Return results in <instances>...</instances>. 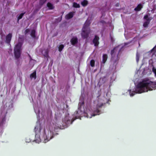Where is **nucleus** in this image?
I'll return each instance as SVG.
<instances>
[{
	"mask_svg": "<svg viewBox=\"0 0 156 156\" xmlns=\"http://www.w3.org/2000/svg\"><path fill=\"white\" fill-rule=\"evenodd\" d=\"M155 86V83L153 82L143 80L137 84L135 91H133L131 93L130 92V96H133L136 93L140 94L147 92L148 90H152Z\"/></svg>",
	"mask_w": 156,
	"mask_h": 156,
	"instance_id": "obj_1",
	"label": "nucleus"
},
{
	"mask_svg": "<svg viewBox=\"0 0 156 156\" xmlns=\"http://www.w3.org/2000/svg\"><path fill=\"white\" fill-rule=\"evenodd\" d=\"M120 51V49L118 50L117 46L113 48L111 51V60L112 62L113 65L115 66L117 64L119 60V55Z\"/></svg>",
	"mask_w": 156,
	"mask_h": 156,
	"instance_id": "obj_2",
	"label": "nucleus"
},
{
	"mask_svg": "<svg viewBox=\"0 0 156 156\" xmlns=\"http://www.w3.org/2000/svg\"><path fill=\"white\" fill-rule=\"evenodd\" d=\"M53 137V129L51 126H49L48 129L47 128L46 129H44V133L42 140H43V139H44V142L46 143L52 139Z\"/></svg>",
	"mask_w": 156,
	"mask_h": 156,
	"instance_id": "obj_3",
	"label": "nucleus"
},
{
	"mask_svg": "<svg viewBox=\"0 0 156 156\" xmlns=\"http://www.w3.org/2000/svg\"><path fill=\"white\" fill-rule=\"evenodd\" d=\"M89 25L90 23H88L86 21L83 27L81 35L82 38L84 39L87 38L90 33V29L89 28Z\"/></svg>",
	"mask_w": 156,
	"mask_h": 156,
	"instance_id": "obj_4",
	"label": "nucleus"
},
{
	"mask_svg": "<svg viewBox=\"0 0 156 156\" xmlns=\"http://www.w3.org/2000/svg\"><path fill=\"white\" fill-rule=\"evenodd\" d=\"M22 44L21 43H18L15 46L14 53L16 58H19L20 56L21 49Z\"/></svg>",
	"mask_w": 156,
	"mask_h": 156,
	"instance_id": "obj_5",
	"label": "nucleus"
},
{
	"mask_svg": "<svg viewBox=\"0 0 156 156\" xmlns=\"http://www.w3.org/2000/svg\"><path fill=\"white\" fill-rule=\"evenodd\" d=\"M99 37L97 35H95L94 39L93 40V42L95 46H98L99 43Z\"/></svg>",
	"mask_w": 156,
	"mask_h": 156,
	"instance_id": "obj_6",
	"label": "nucleus"
},
{
	"mask_svg": "<svg viewBox=\"0 0 156 156\" xmlns=\"http://www.w3.org/2000/svg\"><path fill=\"white\" fill-rule=\"evenodd\" d=\"M12 37V35L11 33H9L6 36L5 38V42L6 43L8 44H10Z\"/></svg>",
	"mask_w": 156,
	"mask_h": 156,
	"instance_id": "obj_7",
	"label": "nucleus"
},
{
	"mask_svg": "<svg viewBox=\"0 0 156 156\" xmlns=\"http://www.w3.org/2000/svg\"><path fill=\"white\" fill-rule=\"evenodd\" d=\"M74 12H71L67 14L65 16V18L66 19L68 20L72 18L74 15Z\"/></svg>",
	"mask_w": 156,
	"mask_h": 156,
	"instance_id": "obj_8",
	"label": "nucleus"
},
{
	"mask_svg": "<svg viewBox=\"0 0 156 156\" xmlns=\"http://www.w3.org/2000/svg\"><path fill=\"white\" fill-rule=\"evenodd\" d=\"M71 44L73 45H75L78 42V39L76 37H73L70 40Z\"/></svg>",
	"mask_w": 156,
	"mask_h": 156,
	"instance_id": "obj_9",
	"label": "nucleus"
},
{
	"mask_svg": "<svg viewBox=\"0 0 156 156\" xmlns=\"http://www.w3.org/2000/svg\"><path fill=\"white\" fill-rule=\"evenodd\" d=\"M143 6L142 4H140L138 5L134 9V10L136 11H139L142 8Z\"/></svg>",
	"mask_w": 156,
	"mask_h": 156,
	"instance_id": "obj_10",
	"label": "nucleus"
},
{
	"mask_svg": "<svg viewBox=\"0 0 156 156\" xmlns=\"http://www.w3.org/2000/svg\"><path fill=\"white\" fill-rule=\"evenodd\" d=\"M47 6L49 9L50 10L53 9H54V7L53 5L50 2H48L47 4Z\"/></svg>",
	"mask_w": 156,
	"mask_h": 156,
	"instance_id": "obj_11",
	"label": "nucleus"
},
{
	"mask_svg": "<svg viewBox=\"0 0 156 156\" xmlns=\"http://www.w3.org/2000/svg\"><path fill=\"white\" fill-rule=\"evenodd\" d=\"M108 56L107 54H104L103 55L102 62L105 63L107 60Z\"/></svg>",
	"mask_w": 156,
	"mask_h": 156,
	"instance_id": "obj_12",
	"label": "nucleus"
},
{
	"mask_svg": "<svg viewBox=\"0 0 156 156\" xmlns=\"http://www.w3.org/2000/svg\"><path fill=\"white\" fill-rule=\"evenodd\" d=\"M35 33V30H32L31 32L30 35L34 39L36 38Z\"/></svg>",
	"mask_w": 156,
	"mask_h": 156,
	"instance_id": "obj_13",
	"label": "nucleus"
},
{
	"mask_svg": "<svg viewBox=\"0 0 156 156\" xmlns=\"http://www.w3.org/2000/svg\"><path fill=\"white\" fill-rule=\"evenodd\" d=\"M38 126H36L34 128V131L35 132L36 134L37 133H38L40 132V131L41 130L40 127L39 129L38 130Z\"/></svg>",
	"mask_w": 156,
	"mask_h": 156,
	"instance_id": "obj_14",
	"label": "nucleus"
},
{
	"mask_svg": "<svg viewBox=\"0 0 156 156\" xmlns=\"http://www.w3.org/2000/svg\"><path fill=\"white\" fill-rule=\"evenodd\" d=\"M30 76L31 78H34V79H36V71H35L31 73L30 74Z\"/></svg>",
	"mask_w": 156,
	"mask_h": 156,
	"instance_id": "obj_15",
	"label": "nucleus"
},
{
	"mask_svg": "<svg viewBox=\"0 0 156 156\" xmlns=\"http://www.w3.org/2000/svg\"><path fill=\"white\" fill-rule=\"evenodd\" d=\"M88 4V1L86 0H84L81 3V4L83 6H86Z\"/></svg>",
	"mask_w": 156,
	"mask_h": 156,
	"instance_id": "obj_16",
	"label": "nucleus"
},
{
	"mask_svg": "<svg viewBox=\"0 0 156 156\" xmlns=\"http://www.w3.org/2000/svg\"><path fill=\"white\" fill-rule=\"evenodd\" d=\"M47 0H39V4L41 5H42L46 2Z\"/></svg>",
	"mask_w": 156,
	"mask_h": 156,
	"instance_id": "obj_17",
	"label": "nucleus"
},
{
	"mask_svg": "<svg viewBox=\"0 0 156 156\" xmlns=\"http://www.w3.org/2000/svg\"><path fill=\"white\" fill-rule=\"evenodd\" d=\"M25 12H24V13H21L19 16H18L17 18V20L18 21H19L21 19L24 14L25 13Z\"/></svg>",
	"mask_w": 156,
	"mask_h": 156,
	"instance_id": "obj_18",
	"label": "nucleus"
},
{
	"mask_svg": "<svg viewBox=\"0 0 156 156\" xmlns=\"http://www.w3.org/2000/svg\"><path fill=\"white\" fill-rule=\"evenodd\" d=\"M150 21H146L144 22L143 24V26L144 27H148V24H149Z\"/></svg>",
	"mask_w": 156,
	"mask_h": 156,
	"instance_id": "obj_19",
	"label": "nucleus"
},
{
	"mask_svg": "<svg viewBox=\"0 0 156 156\" xmlns=\"http://www.w3.org/2000/svg\"><path fill=\"white\" fill-rule=\"evenodd\" d=\"M73 7L76 8H78L80 7V5L75 2L73 3Z\"/></svg>",
	"mask_w": 156,
	"mask_h": 156,
	"instance_id": "obj_20",
	"label": "nucleus"
},
{
	"mask_svg": "<svg viewBox=\"0 0 156 156\" xmlns=\"http://www.w3.org/2000/svg\"><path fill=\"white\" fill-rule=\"evenodd\" d=\"M64 46L63 44H60L58 47V51L61 52L64 48Z\"/></svg>",
	"mask_w": 156,
	"mask_h": 156,
	"instance_id": "obj_21",
	"label": "nucleus"
},
{
	"mask_svg": "<svg viewBox=\"0 0 156 156\" xmlns=\"http://www.w3.org/2000/svg\"><path fill=\"white\" fill-rule=\"evenodd\" d=\"M90 65L91 66L93 67L95 65V61L94 60H91L90 61Z\"/></svg>",
	"mask_w": 156,
	"mask_h": 156,
	"instance_id": "obj_22",
	"label": "nucleus"
},
{
	"mask_svg": "<svg viewBox=\"0 0 156 156\" xmlns=\"http://www.w3.org/2000/svg\"><path fill=\"white\" fill-rule=\"evenodd\" d=\"M144 18L147 21H150L151 19L148 18V16L147 15H145L144 17Z\"/></svg>",
	"mask_w": 156,
	"mask_h": 156,
	"instance_id": "obj_23",
	"label": "nucleus"
},
{
	"mask_svg": "<svg viewBox=\"0 0 156 156\" xmlns=\"http://www.w3.org/2000/svg\"><path fill=\"white\" fill-rule=\"evenodd\" d=\"M30 30L29 29H27L25 30L24 32V34H26L27 33H29L30 32Z\"/></svg>",
	"mask_w": 156,
	"mask_h": 156,
	"instance_id": "obj_24",
	"label": "nucleus"
},
{
	"mask_svg": "<svg viewBox=\"0 0 156 156\" xmlns=\"http://www.w3.org/2000/svg\"><path fill=\"white\" fill-rule=\"evenodd\" d=\"M110 38L112 42H113L115 41V40L114 38L111 36V34L110 35Z\"/></svg>",
	"mask_w": 156,
	"mask_h": 156,
	"instance_id": "obj_25",
	"label": "nucleus"
},
{
	"mask_svg": "<svg viewBox=\"0 0 156 156\" xmlns=\"http://www.w3.org/2000/svg\"><path fill=\"white\" fill-rule=\"evenodd\" d=\"M101 95V91H98V96H97V98H99L100 96Z\"/></svg>",
	"mask_w": 156,
	"mask_h": 156,
	"instance_id": "obj_26",
	"label": "nucleus"
},
{
	"mask_svg": "<svg viewBox=\"0 0 156 156\" xmlns=\"http://www.w3.org/2000/svg\"><path fill=\"white\" fill-rule=\"evenodd\" d=\"M95 115H95V114H93V115H91L90 116H88V114H87V115H86V116H87L88 118H91V117H92V116H95Z\"/></svg>",
	"mask_w": 156,
	"mask_h": 156,
	"instance_id": "obj_27",
	"label": "nucleus"
},
{
	"mask_svg": "<svg viewBox=\"0 0 156 156\" xmlns=\"http://www.w3.org/2000/svg\"><path fill=\"white\" fill-rule=\"evenodd\" d=\"M103 105V104L102 103L101 104V105H97V108H101V107Z\"/></svg>",
	"mask_w": 156,
	"mask_h": 156,
	"instance_id": "obj_28",
	"label": "nucleus"
},
{
	"mask_svg": "<svg viewBox=\"0 0 156 156\" xmlns=\"http://www.w3.org/2000/svg\"><path fill=\"white\" fill-rule=\"evenodd\" d=\"M119 3H117L115 4V6H116V7H118V6H119Z\"/></svg>",
	"mask_w": 156,
	"mask_h": 156,
	"instance_id": "obj_29",
	"label": "nucleus"
},
{
	"mask_svg": "<svg viewBox=\"0 0 156 156\" xmlns=\"http://www.w3.org/2000/svg\"><path fill=\"white\" fill-rule=\"evenodd\" d=\"M96 112H97V113H99L100 111L98 109H97L96 111Z\"/></svg>",
	"mask_w": 156,
	"mask_h": 156,
	"instance_id": "obj_30",
	"label": "nucleus"
},
{
	"mask_svg": "<svg viewBox=\"0 0 156 156\" xmlns=\"http://www.w3.org/2000/svg\"><path fill=\"white\" fill-rule=\"evenodd\" d=\"M100 22L101 23H105V21L103 20H101L100 21Z\"/></svg>",
	"mask_w": 156,
	"mask_h": 156,
	"instance_id": "obj_31",
	"label": "nucleus"
},
{
	"mask_svg": "<svg viewBox=\"0 0 156 156\" xmlns=\"http://www.w3.org/2000/svg\"><path fill=\"white\" fill-rule=\"evenodd\" d=\"M136 59L137 61L138 62V58L137 55H136Z\"/></svg>",
	"mask_w": 156,
	"mask_h": 156,
	"instance_id": "obj_32",
	"label": "nucleus"
},
{
	"mask_svg": "<svg viewBox=\"0 0 156 156\" xmlns=\"http://www.w3.org/2000/svg\"><path fill=\"white\" fill-rule=\"evenodd\" d=\"M82 103H83V104H84V102H83Z\"/></svg>",
	"mask_w": 156,
	"mask_h": 156,
	"instance_id": "obj_33",
	"label": "nucleus"
},
{
	"mask_svg": "<svg viewBox=\"0 0 156 156\" xmlns=\"http://www.w3.org/2000/svg\"><path fill=\"white\" fill-rule=\"evenodd\" d=\"M66 106L67 107L68 106V105H66Z\"/></svg>",
	"mask_w": 156,
	"mask_h": 156,
	"instance_id": "obj_34",
	"label": "nucleus"
}]
</instances>
